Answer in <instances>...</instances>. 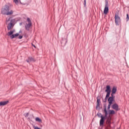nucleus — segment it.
Returning a JSON list of instances; mask_svg holds the SVG:
<instances>
[{
	"label": "nucleus",
	"instance_id": "obj_1",
	"mask_svg": "<svg viewBox=\"0 0 129 129\" xmlns=\"http://www.w3.org/2000/svg\"><path fill=\"white\" fill-rule=\"evenodd\" d=\"M1 14L2 15H6L7 16H11V15L14 14V11L13 10L10 11V6L5 5V8L2 9Z\"/></svg>",
	"mask_w": 129,
	"mask_h": 129
},
{
	"label": "nucleus",
	"instance_id": "obj_2",
	"mask_svg": "<svg viewBox=\"0 0 129 129\" xmlns=\"http://www.w3.org/2000/svg\"><path fill=\"white\" fill-rule=\"evenodd\" d=\"M115 24L116 26H119L121 23V20H120V17L117 14H115Z\"/></svg>",
	"mask_w": 129,
	"mask_h": 129
},
{
	"label": "nucleus",
	"instance_id": "obj_3",
	"mask_svg": "<svg viewBox=\"0 0 129 129\" xmlns=\"http://www.w3.org/2000/svg\"><path fill=\"white\" fill-rule=\"evenodd\" d=\"M105 1V6L103 11L104 15H106L108 14V12L109 11V6L108 4V0Z\"/></svg>",
	"mask_w": 129,
	"mask_h": 129
},
{
	"label": "nucleus",
	"instance_id": "obj_4",
	"mask_svg": "<svg viewBox=\"0 0 129 129\" xmlns=\"http://www.w3.org/2000/svg\"><path fill=\"white\" fill-rule=\"evenodd\" d=\"M100 104H101V102L100 101V96H98L97 97V105L96 107V109L97 110H100Z\"/></svg>",
	"mask_w": 129,
	"mask_h": 129
},
{
	"label": "nucleus",
	"instance_id": "obj_5",
	"mask_svg": "<svg viewBox=\"0 0 129 129\" xmlns=\"http://www.w3.org/2000/svg\"><path fill=\"white\" fill-rule=\"evenodd\" d=\"M14 23H15V19H11L10 22L7 24V29L8 31H10L14 27V26H15Z\"/></svg>",
	"mask_w": 129,
	"mask_h": 129
},
{
	"label": "nucleus",
	"instance_id": "obj_6",
	"mask_svg": "<svg viewBox=\"0 0 129 129\" xmlns=\"http://www.w3.org/2000/svg\"><path fill=\"white\" fill-rule=\"evenodd\" d=\"M106 118H105L104 115H101V119L100 120L99 124L101 127H103L104 126V122L105 121Z\"/></svg>",
	"mask_w": 129,
	"mask_h": 129
},
{
	"label": "nucleus",
	"instance_id": "obj_7",
	"mask_svg": "<svg viewBox=\"0 0 129 129\" xmlns=\"http://www.w3.org/2000/svg\"><path fill=\"white\" fill-rule=\"evenodd\" d=\"M111 108L113 109H114L115 110H116V111H118L119 110H120V108L118 107V104H117V103H116L113 104L111 105Z\"/></svg>",
	"mask_w": 129,
	"mask_h": 129
},
{
	"label": "nucleus",
	"instance_id": "obj_8",
	"mask_svg": "<svg viewBox=\"0 0 129 129\" xmlns=\"http://www.w3.org/2000/svg\"><path fill=\"white\" fill-rule=\"evenodd\" d=\"M105 92H106V94H109L110 95V93H111V88L110 87V85H108L106 86Z\"/></svg>",
	"mask_w": 129,
	"mask_h": 129
},
{
	"label": "nucleus",
	"instance_id": "obj_9",
	"mask_svg": "<svg viewBox=\"0 0 129 129\" xmlns=\"http://www.w3.org/2000/svg\"><path fill=\"white\" fill-rule=\"evenodd\" d=\"M26 61V62H27V63H30V62H35L36 61V59H35L32 56H29L28 57V59H27Z\"/></svg>",
	"mask_w": 129,
	"mask_h": 129
},
{
	"label": "nucleus",
	"instance_id": "obj_10",
	"mask_svg": "<svg viewBox=\"0 0 129 129\" xmlns=\"http://www.w3.org/2000/svg\"><path fill=\"white\" fill-rule=\"evenodd\" d=\"M10 37V38L11 39H15V38H17V37H19L20 36V34L19 33H16V34H13L11 35H9Z\"/></svg>",
	"mask_w": 129,
	"mask_h": 129
},
{
	"label": "nucleus",
	"instance_id": "obj_11",
	"mask_svg": "<svg viewBox=\"0 0 129 129\" xmlns=\"http://www.w3.org/2000/svg\"><path fill=\"white\" fill-rule=\"evenodd\" d=\"M31 27H32V23L26 24L25 26V30H26V31H30V28H31Z\"/></svg>",
	"mask_w": 129,
	"mask_h": 129
},
{
	"label": "nucleus",
	"instance_id": "obj_12",
	"mask_svg": "<svg viewBox=\"0 0 129 129\" xmlns=\"http://www.w3.org/2000/svg\"><path fill=\"white\" fill-rule=\"evenodd\" d=\"M9 101H1L0 102V106H5V105H7L9 103Z\"/></svg>",
	"mask_w": 129,
	"mask_h": 129
},
{
	"label": "nucleus",
	"instance_id": "obj_13",
	"mask_svg": "<svg viewBox=\"0 0 129 129\" xmlns=\"http://www.w3.org/2000/svg\"><path fill=\"white\" fill-rule=\"evenodd\" d=\"M115 100L113 99L112 98H110V96H109V98L108 99V102L109 104H112L113 102H114Z\"/></svg>",
	"mask_w": 129,
	"mask_h": 129
},
{
	"label": "nucleus",
	"instance_id": "obj_14",
	"mask_svg": "<svg viewBox=\"0 0 129 129\" xmlns=\"http://www.w3.org/2000/svg\"><path fill=\"white\" fill-rule=\"evenodd\" d=\"M111 91V93H114V94H115V93H116V92L117 91V88L116 86H113L112 89V91Z\"/></svg>",
	"mask_w": 129,
	"mask_h": 129
},
{
	"label": "nucleus",
	"instance_id": "obj_15",
	"mask_svg": "<svg viewBox=\"0 0 129 129\" xmlns=\"http://www.w3.org/2000/svg\"><path fill=\"white\" fill-rule=\"evenodd\" d=\"M60 43L61 45L63 44V43H64V46H65L66 45V43H67V39L66 38H62Z\"/></svg>",
	"mask_w": 129,
	"mask_h": 129
},
{
	"label": "nucleus",
	"instance_id": "obj_16",
	"mask_svg": "<svg viewBox=\"0 0 129 129\" xmlns=\"http://www.w3.org/2000/svg\"><path fill=\"white\" fill-rule=\"evenodd\" d=\"M15 32H16V30L15 29H14L13 30H10L8 33V36H12V34H14V33H15Z\"/></svg>",
	"mask_w": 129,
	"mask_h": 129
},
{
	"label": "nucleus",
	"instance_id": "obj_17",
	"mask_svg": "<svg viewBox=\"0 0 129 129\" xmlns=\"http://www.w3.org/2000/svg\"><path fill=\"white\" fill-rule=\"evenodd\" d=\"M110 96V95L106 94V96L105 97V99L104 101H103V102H106V101H107V99H108V98H109V97Z\"/></svg>",
	"mask_w": 129,
	"mask_h": 129
},
{
	"label": "nucleus",
	"instance_id": "obj_18",
	"mask_svg": "<svg viewBox=\"0 0 129 129\" xmlns=\"http://www.w3.org/2000/svg\"><path fill=\"white\" fill-rule=\"evenodd\" d=\"M109 114L110 115L111 114H115V111L114 110H109Z\"/></svg>",
	"mask_w": 129,
	"mask_h": 129
},
{
	"label": "nucleus",
	"instance_id": "obj_19",
	"mask_svg": "<svg viewBox=\"0 0 129 129\" xmlns=\"http://www.w3.org/2000/svg\"><path fill=\"white\" fill-rule=\"evenodd\" d=\"M35 119V121H37L38 122H42V119L39 117H36Z\"/></svg>",
	"mask_w": 129,
	"mask_h": 129
},
{
	"label": "nucleus",
	"instance_id": "obj_20",
	"mask_svg": "<svg viewBox=\"0 0 129 129\" xmlns=\"http://www.w3.org/2000/svg\"><path fill=\"white\" fill-rule=\"evenodd\" d=\"M13 2L16 4V5H19V2H20V4H22L21 0H13Z\"/></svg>",
	"mask_w": 129,
	"mask_h": 129
},
{
	"label": "nucleus",
	"instance_id": "obj_21",
	"mask_svg": "<svg viewBox=\"0 0 129 129\" xmlns=\"http://www.w3.org/2000/svg\"><path fill=\"white\" fill-rule=\"evenodd\" d=\"M11 19H12L11 17H9V18H6V25H8V23H9V22H10V21H11Z\"/></svg>",
	"mask_w": 129,
	"mask_h": 129
},
{
	"label": "nucleus",
	"instance_id": "obj_22",
	"mask_svg": "<svg viewBox=\"0 0 129 129\" xmlns=\"http://www.w3.org/2000/svg\"><path fill=\"white\" fill-rule=\"evenodd\" d=\"M114 94H114V93H111V96H110V97L111 98H113V99H114V98H115V96H114Z\"/></svg>",
	"mask_w": 129,
	"mask_h": 129
},
{
	"label": "nucleus",
	"instance_id": "obj_23",
	"mask_svg": "<svg viewBox=\"0 0 129 129\" xmlns=\"http://www.w3.org/2000/svg\"><path fill=\"white\" fill-rule=\"evenodd\" d=\"M104 113H105V115H108L109 114V111H108L107 110H106L105 111H103Z\"/></svg>",
	"mask_w": 129,
	"mask_h": 129
},
{
	"label": "nucleus",
	"instance_id": "obj_24",
	"mask_svg": "<svg viewBox=\"0 0 129 129\" xmlns=\"http://www.w3.org/2000/svg\"><path fill=\"white\" fill-rule=\"evenodd\" d=\"M112 104H109V103H108V106H107L108 111L110 110V107L111 106Z\"/></svg>",
	"mask_w": 129,
	"mask_h": 129
},
{
	"label": "nucleus",
	"instance_id": "obj_25",
	"mask_svg": "<svg viewBox=\"0 0 129 129\" xmlns=\"http://www.w3.org/2000/svg\"><path fill=\"white\" fill-rule=\"evenodd\" d=\"M27 21L28 24H32V21H31V19H30V18H27Z\"/></svg>",
	"mask_w": 129,
	"mask_h": 129
},
{
	"label": "nucleus",
	"instance_id": "obj_26",
	"mask_svg": "<svg viewBox=\"0 0 129 129\" xmlns=\"http://www.w3.org/2000/svg\"><path fill=\"white\" fill-rule=\"evenodd\" d=\"M105 110H107L106 109V104H103V111H105Z\"/></svg>",
	"mask_w": 129,
	"mask_h": 129
},
{
	"label": "nucleus",
	"instance_id": "obj_27",
	"mask_svg": "<svg viewBox=\"0 0 129 129\" xmlns=\"http://www.w3.org/2000/svg\"><path fill=\"white\" fill-rule=\"evenodd\" d=\"M97 115L98 117H100V118H101V115H103L100 112H98L97 114Z\"/></svg>",
	"mask_w": 129,
	"mask_h": 129
},
{
	"label": "nucleus",
	"instance_id": "obj_28",
	"mask_svg": "<svg viewBox=\"0 0 129 129\" xmlns=\"http://www.w3.org/2000/svg\"><path fill=\"white\" fill-rule=\"evenodd\" d=\"M32 126L33 127L34 129H41V128L37 126H35V125L32 124Z\"/></svg>",
	"mask_w": 129,
	"mask_h": 129
},
{
	"label": "nucleus",
	"instance_id": "obj_29",
	"mask_svg": "<svg viewBox=\"0 0 129 129\" xmlns=\"http://www.w3.org/2000/svg\"><path fill=\"white\" fill-rule=\"evenodd\" d=\"M126 22H128L129 21V16H128V14H126Z\"/></svg>",
	"mask_w": 129,
	"mask_h": 129
},
{
	"label": "nucleus",
	"instance_id": "obj_30",
	"mask_svg": "<svg viewBox=\"0 0 129 129\" xmlns=\"http://www.w3.org/2000/svg\"><path fill=\"white\" fill-rule=\"evenodd\" d=\"M107 122L108 124H109V125H110V124H111V121H110V120H107Z\"/></svg>",
	"mask_w": 129,
	"mask_h": 129
},
{
	"label": "nucleus",
	"instance_id": "obj_31",
	"mask_svg": "<svg viewBox=\"0 0 129 129\" xmlns=\"http://www.w3.org/2000/svg\"><path fill=\"white\" fill-rule=\"evenodd\" d=\"M24 116H25V117H27V116H29V113L24 114Z\"/></svg>",
	"mask_w": 129,
	"mask_h": 129
},
{
	"label": "nucleus",
	"instance_id": "obj_32",
	"mask_svg": "<svg viewBox=\"0 0 129 129\" xmlns=\"http://www.w3.org/2000/svg\"><path fill=\"white\" fill-rule=\"evenodd\" d=\"M18 38L19 39V40H22V39H23V36L22 35H19Z\"/></svg>",
	"mask_w": 129,
	"mask_h": 129
},
{
	"label": "nucleus",
	"instance_id": "obj_33",
	"mask_svg": "<svg viewBox=\"0 0 129 129\" xmlns=\"http://www.w3.org/2000/svg\"><path fill=\"white\" fill-rule=\"evenodd\" d=\"M84 7H86V0L84 1Z\"/></svg>",
	"mask_w": 129,
	"mask_h": 129
},
{
	"label": "nucleus",
	"instance_id": "obj_34",
	"mask_svg": "<svg viewBox=\"0 0 129 129\" xmlns=\"http://www.w3.org/2000/svg\"><path fill=\"white\" fill-rule=\"evenodd\" d=\"M107 115H105V114L104 115V117L105 118H106H106H108V116Z\"/></svg>",
	"mask_w": 129,
	"mask_h": 129
},
{
	"label": "nucleus",
	"instance_id": "obj_35",
	"mask_svg": "<svg viewBox=\"0 0 129 129\" xmlns=\"http://www.w3.org/2000/svg\"><path fill=\"white\" fill-rule=\"evenodd\" d=\"M31 45L32 47H34V48H36V45H34V44L32 43Z\"/></svg>",
	"mask_w": 129,
	"mask_h": 129
},
{
	"label": "nucleus",
	"instance_id": "obj_36",
	"mask_svg": "<svg viewBox=\"0 0 129 129\" xmlns=\"http://www.w3.org/2000/svg\"><path fill=\"white\" fill-rule=\"evenodd\" d=\"M21 33H22V30H20L18 33L21 34Z\"/></svg>",
	"mask_w": 129,
	"mask_h": 129
},
{
	"label": "nucleus",
	"instance_id": "obj_37",
	"mask_svg": "<svg viewBox=\"0 0 129 129\" xmlns=\"http://www.w3.org/2000/svg\"><path fill=\"white\" fill-rule=\"evenodd\" d=\"M22 25H23V23L21 22L20 23V26H22Z\"/></svg>",
	"mask_w": 129,
	"mask_h": 129
},
{
	"label": "nucleus",
	"instance_id": "obj_38",
	"mask_svg": "<svg viewBox=\"0 0 129 129\" xmlns=\"http://www.w3.org/2000/svg\"><path fill=\"white\" fill-rule=\"evenodd\" d=\"M103 127H101V128H100V129H102Z\"/></svg>",
	"mask_w": 129,
	"mask_h": 129
}]
</instances>
